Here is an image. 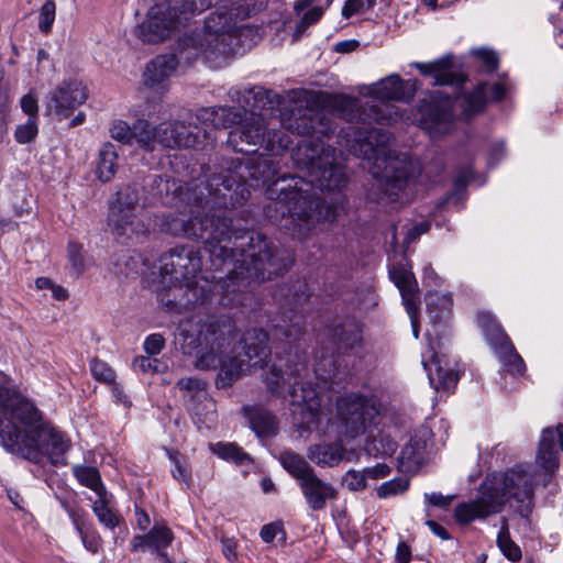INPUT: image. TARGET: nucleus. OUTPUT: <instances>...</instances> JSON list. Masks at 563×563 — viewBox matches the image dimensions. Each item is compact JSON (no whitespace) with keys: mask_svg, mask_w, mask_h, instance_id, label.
<instances>
[{"mask_svg":"<svg viewBox=\"0 0 563 563\" xmlns=\"http://www.w3.org/2000/svg\"><path fill=\"white\" fill-rule=\"evenodd\" d=\"M430 223L427 221L417 223L412 228H410L406 234L405 243L410 244L415 240H417L421 234H424L429 231Z\"/></svg>","mask_w":563,"mask_h":563,"instance_id":"60","label":"nucleus"},{"mask_svg":"<svg viewBox=\"0 0 563 563\" xmlns=\"http://www.w3.org/2000/svg\"><path fill=\"white\" fill-rule=\"evenodd\" d=\"M213 0H173V8L183 21L199 15L212 5Z\"/></svg>","mask_w":563,"mask_h":563,"instance_id":"41","label":"nucleus"},{"mask_svg":"<svg viewBox=\"0 0 563 563\" xmlns=\"http://www.w3.org/2000/svg\"><path fill=\"white\" fill-rule=\"evenodd\" d=\"M67 255L75 275L77 277L80 276L86 269L82 246L78 243L69 242L67 246Z\"/></svg>","mask_w":563,"mask_h":563,"instance_id":"49","label":"nucleus"},{"mask_svg":"<svg viewBox=\"0 0 563 563\" xmlns=\"http://www.w3.org/2000/svg\"><path fill=\"white\" fill-rule=\"evenodd\" d=\"M477 322L483 328L486 340L507 371L511 374L522 375L526 371V364L504 329L487 313L478 314Z\"/></svg>","mask_w":563,"mask_h":563,"instance_id":"20","label":"nucleus"},{"mask_svg":"<svg viewBox=\"0 0 563 563\" xmlns=\"http://www.w3.org/2000/svg\"><path fill=\"white\" fill-rule=\"evenodd\" d=\"M409 486L410 481L408 477H395L390 481L384 482L377 487V497L380 499H387L390 497L402 495L409 489Z\"/></svg>","mask_w":563,"mask_h":563,"instance_id":"45","label":"nucleus"},{"mask_svg":"<svg viewBox=\"0 0 563 563\" xmlns=\"http://www.w3.org/2000/svg\"><path fill=\"white\" fill-rule=\"evenodd\" d=\"M309 300L307 285L297 282L291 294L287 292L285 310L279 322L275 325V335L283 336L287 343H296L305 334V318L302 306Z\"/></svg>","mask_w":563,"mask_h":563,"instance_id":"19","label":"nucleus"},{"mask_svg":"<svg viewBox=\"0 0 563 563\" xmlns=\"http://www.w3.org/2000/svg\"><path fill=\"white\" fill-rule=\"evenodd\" d=\"M159 276L162 283L184 282L202 283L203 279H212V275H202V256L199 249L179 244L161 254Z\"/></svg>","mask_w":563,"mask_h":563,"instance_id":"15","label":"nucleus"},{"mask_svg":"<svg viewBox=\"0 0 563 563\" xmlns=\"http://www.w3.org/2000/svg\"><path fill=\"white\" fill-rule=\"evenodd\" d=\"M346 146L357 157L374 161L382 172L374 174L371 198L380 203H400L409 201L407 188L420 175L419 165L406 153L390 151L391 135L384 129L349 128L344 132Z\"/></svg>","mask_w":563,"mask_h":563,"instance_id":"5","label":"nucleus"},{"mask_svg":"<svg viewBox=\"0 0 563 563\" xmlns=\"http://www.w3.org/2000/svg\"><path fill=\"white\" fill-rule=\"evenodd\" d=\"M497 545L501 553L511 562H519L522 558L521 549L515 543L509 534L508 526L505 522L497 536Z\"/></svg>","mask_w":563,"mask_h":563,"instance_id":"44","label":"nucleus"},{"mask_svg":"<svg viewBox=\"0 0 563 563\" xmlns=\"http://www.w3.org/2000/svg\"><path fill=\"white\" fill-rule=\"evenodd\" d=\"M56 4L54 0H46L40 9L38 29L42 33L48 34L55 21Z\"/></svg>","mask_w":563,"mask_h":563,"instance_id":"47","label":"nucleus"},{"mask_svg":"<svg viewBox=\"0 0 563 563\" xmlns=\"http://www.w3.org/2000/svg\"><path fill=\"white\" fill-rule=\"evenodd\" d=\"M211 449L219 457L233 462L236 465H246L252 463V457L235 443L218 442L213 444Z\"/></svg>","mask_w":563,"mask_h":563,"instance_id":"40","label":"nucleus"},{"mask_svg":"<svg viewBox=\"0 0 563 563\" xmlns=\"http://www.w3.org/2000/svg\"><path fill=\"white\" fill-rule=\"evenodd\" d=\"M118 153L112 143H104L99 151V161L97 165L98 178L103 181H110L118 169Z\"/></svg>","mask_w":563,"mask_h":563,"instance_id":"35","label":"nucleus"},{"mask_svg":"<svg viewBox=\"0 0 563 563\" xmlns=\"http://www.w3.org/2000/svg\"><path fill=\"white\" fill-rule=\"evenodd\" d=\"M424 498L428 500V503L434 507L439 508H446L451 505L452 500L454 499L453 495L444 496L440 493H431V494H424Z\"/></svg>","mask_w":563,"mask_h":563,"instance_id":"59","label":"nucleus"},{"mask_svg":"<svg viewBox=\"0 0 563 563\" xmlns=\"http://www.w3.org/2000/svg\"><path fill=\"white\" fill-rule=\"evenodd\" d=\"M344 455V448L341 442L320 443L308 448V459L321 467H333L338 465Z\"/></svg>","mask_w":563,"mask_h":563,"instance_id":"30","label":"nucleus"},{"mask_svg":"<svg viewBox=\"0 0 563 563\" xmlns=\"http://www.w3.org/2000/svg\"><path fill=\"white\" fill-rule=\"evenodd\" d=\"M375 3L376 0H346L342 9V15L347 19L353 14L361 12L365 4L367 9H371Z\"/></svg>","mask_w":563,"mask_h":563,"instance_id":"54","label":"nucleus"},{"mask_svg":"<svg viewBox=\"0 0 563 563\" xmlns=\"http://www.w3.org/2000/svg\"><path fill=\"white\" fill-rule=\"evenodd\" d=\"M133 140L146 152H153L158 144V125L152 126L147 120L134 122Z\"/></svg>","mask_w":563,"mask_h":563,"instance_id":"37","label":"nucleus"},{"mask_svg":"<svg viewBox=\"0 0 563 563\" xmlns=\"http://www.w3.org/2000/svg\"><path fill=\"white\" fill-rule=\"evenodd\" d=\"M154 363H157L156 358L152 360L148 356H136L132 362V366L135 371L147 373L155 371V367L153 366Z\"/></svg>","mask_w":563,"mask_h":563,"instance_id":"61","label":"nucleus"},{"mask_svg":"<svg viewBox=\"0 0 563 563\" xmlns=\"http://www.w3.org/2000/svg\"><path fill=\"white\" fill-rule=\"evenodd\" d=\"M187 206L188 211L163 214L159 230L175 238L201 242L209 253L210 269L228 268L225 276H219L221 290L227 294L243 291L286 269L287 264L277 256L266 235L233 227L229 208L213 207L202 211L194 205Z\"/></svg>","mask_w":563,"mask_h":563,"instance_id":"2","label":"nucleus"},{"mask_svg":"<svg viewBox=\"0 0 563 563\" xmlns=\"http://www.w3.org/2000/svg\"><path fill=\"white\" fill-rule=\"evenodd\" d=\"M0 443L10 452L40 463L46 456L52 464H65V453L70 448L65 434L48 423L22 434L10 423L0 430Z\"/></svg>","mask_w":563,"mask_h":563,"instance_id":"9","label":"nucleus"},{"mask_svg":"<svg viewBox=\"0 0 563 563\" xmlns=\"http://www.w3.org/2000/svg\"><path fill=\"white\" fill-rule=\"evenodd\" d=\"M250 15L251 9L245 3H233L230 9L225 5L217 8L207 16L203 27L183 42L186 49H191L186 58L207 52L217 60L234 53L239 32L236 23Z\"/></svg>","mask_w":563,"mask_h":563,"instance_id":"8","label":"nucleus"},{"mask_svg":"<svg viewBox=\"0 0 563 563\" xmlns=\"http://www.w3.org/2000/svg\"><path fill=\"white\" fill-rule=\"evenodd\" d=\"M190 36L191 33L178 40L175 53L157 55L146 63L142 73V82L146 88L163 93L167 90L168 80L175 75L179 65H189L200 56L207 60H216L213 57H209L207 52H198L197 55L186 58L191 49H186L183 42Z\"/></svg>","mask_w":563,"mask_h":563,"instance_id":"16","label":"nucleus"},{"mask_svg":"<svg viewBox=\"0 0 563 563\" xmlns=\"http://www.w3.org/2000/svg\"><path fill=\"white\" fill-rule=\"evenodd\" d=\"M232 102H236L244 111L245 115H263L262 110L273 109L279 103V96L262 86L245 87L243 89L234 87L228 92Z\"/></svg>","mask_w":563,"mask_h":563,"instance_id":"23","label":"nucleus"},{"mask_svg":"<svg viewBox=\"0 0 563 563\" xmlns=\"http://www.w3.org/2000/svg\"><path fill=\"white\" fill-rule=\"evenodd\" d=\"M0 410L3 417L0 419V430L10 423L20 431L16 426L20 423L25 427L27 433L42 423V415L37 408L12 390H0Z\"/></svg>","mask_w":563,"mask_h":563,"instance_id":"21","label":"nucleus"},{"mask_svg":"<svg viewBox=\"0 0 563 563\" xmlns=\"http://www.w3.org/2000/svg\"><path fill=\"white\" fill-rule=\"evenodd\" d=\"M278 169L279 163L271 155L235 158L206 180L194 181L186 188L175 187L174 191L183 202L199 207L202 211L213 207L235 208L249 199V186L268 183Z\"/></svg>","mask_w":563,"mask_h":563,"instance_id":"4","label":"nucleus"},{"mask_svg":"<svg viewBox=\"0 0 563 563\" xmlns=\"http://www.w3.org/2000/svg\"><path fill=\"white\" fill-rule=\"evenodd\" d=\"M295 415L300 416V423L306 430L317 428L321 418V399L310 383H302L300 388L290 393Z\"/></svg>","mask_w":563,"mask_h":563,"instance_id":"24","label":"nucleus"},{"mask_svg":"<svg viewBox=\"0 0 563 563\" xmlns=\"http://www.w3.org/2000/svg\"><path fill=\"white\" fill-rule=\"evenodd\" d=\"M423 367L428 373L430 383L437 388L450 389L455 387L457 384V375L453 373L451 369H444L440 365V361L438 355L434 353L431 355L430 360L422 361Z\"/></svg>","mask_w":563,"mask_h":563,"instance_id":"31","label":"nucleus"},{"mask_svg":"<svg viewBox=\"0 0 563 563\" xmlns=\"http://www.w3.org/2000/svg\"><path fill=\"white\" fill-rule=\"evenodd\" d=\"M291 143L289 135L283 130L275 129L264 115H245L243 122L230 131L228 136V144L235 152L244 154H253L260 146L277 155L287 150Z\"/></svg>","mask_w":563,"mask_h":563,"instance_id":"10","label":"nucleus"},{"mask_svg":"<svg viewBox=\"0 0 563 563\" xmlns=\"http://www.w3.org/2000/svg\"><path fill=\"white\" fill-rule=\"evenodd\" d=\"M87 98V88L81 81L64 80L54 91L48 93L45 106L47 112H55L62 118H68Z\"/></svg>","mask_w":563,"mask_h":563,"instance_id":"22","label":"nucleus"},{"mask_svg":"<svg viewBox=\"0 0 563 563\" xmlns=\"http://www.w3.org/2000/svg\"><path fill=\"white\" fill-rule=\"evenodd\" d=\"M283 467L297 481L308 507L323 510L328 500L335 499V487L319 478L313 467L299 454L287 451L280 455Z\"/></svg>","mask_w":563,"mask_h":563,"instance_id":"13","label":"nucleus"},{"mask_svg":"<svg viewBox=\"0 0 563 563\" xmlns=\"http://www.w3.org/2000/svg\"><path fill=\"white\" fill-rule=\"evenodd\" d=\"M427 461V443L419 438H411L402 448L398 457L401 472L415 473Z\"/></svg>","mask_w":563,"mask_h":563,"instance_id":"29","label":"nucleus"},{"mask_svg":"<svg viewBox=\"0 0 563 563\" xmlns=\"http://www.w3.org/2000/svg\"><path fill=\"white\" fill-rule=\"evenodd\" d=\"M367 474H365V470L363 472H358L355 470H350L346 472L343 482L346 487L352 492H358L366 488V479Z\"/></svg>","mask_w":563,"mask_h":563,"instance_id":"52","label":"nucleus"},{"mask_svg":"<svg viewBox=\"0 0 563 563\" xmlns=\"http://www.w3.org/2000/svg\"><path fill=\"white\" fill-rule=\"evenodd\" d=\"M92 377L103 384H113L117 377L115 372L103 361L93 358L90 362Z\"/></svg>","mask_w":563,"mask_h":563,"instance_id":"46","label":"nucleus"},{"mask_svg":"<svg viewBox=\"0 0 563 563\" xmlns=\"http://www.w3.org/2000/svg\"><path fill=\"white\" fill-rule=\"evenodd\" d=\"M147 548L169 562L165 550L174 541V533L165 521H155L153 528L146 533Z\"/></svg>","mask_w":563,"mask_h":563,"instance_id":"32","label":"nucleus"},{"mask_svg":"<svg viewBox=\"0 0 563 563\" xmlns=\"http://www.w3.org/2000/svg\"><path fill=\"white\" fill-rule=\"evenodd\" d=\"M238 330L230 319H208L199 323L181 321L177 328L176 343L186 355H195V367L200 371L219 368L216 385L228 388L251 368H262L272 351L268 334L262 329L246 331L241 343L243 356L235 354Z\"/></svg>","mask_w":563,"mask_h":563,"instance_id":"3","label":"nucleus"},{"mask_svg":"<svg viewBox=\"0 0 563 563\" xmlns=\"http://www.w3.org/2000/svg\"><path fill=\"white\" fill-rule=\"evenodd\" d=\"M396 563H410L411 549L406 542H399L396 550Z\"/></svg>","mask_w":563,"mask_h":563,"instance_id":"64","label":"nucleus"},{"mask_svg":"<svg viewBox=\"0 0 563 563\" xmlns=\"http://www.w3.org/2000/svg\"><path fill=\"white\" fill-rule=\"evenodd\" d=\"M536 485V470L531 465H516L504 473L500 482L483 483L476 499L455 507L454 518L461 525L484 519L501 511L506 503L514 499L516 511L528 519L534 506Z\"/></svg>","mask_w":563,"mask_h":563,"instance_id":"6","label":"nucleus"},{"mask_svg":"<svg viewBox=\"0 0 563 563\" xmlns=\"http://www.w3.org/2000/svg\"><path fill=\"white\" fill-rule=\"evenodd\" d=\"M396 286L401 294L406 310H413V307L420 302L418 283L413 273L411 272L409 275L405 276Z\"/></svg>","mask_w":563,"mask_h":563,"instance_id":"43","label":"nucleus"},{"mask_svg":"<svg viewBox=\"0 0 563 563\" xmlns=\"http://www.w3.org/2000/svg\"><path fill=\"white\" fill-rule=\"evenodd\" d=\"M37 132V120L29 118L26 123L16 126L14 139L19 144H26L35 139Z\"/></svg>","mask_w":563,"mask_h":563,"instance_id":"50","label":"nucleus"},{"mask_svg":"<svg viewBox=\"0 0 563 563\" xmlns=\"http://www.w3.org/2000/svg\"><path fill=\"white\" fill-rule=\"evenodd\" d=\"M333 341L339 350H352L362 341L361 330L354 321H345L333 329Z\"/></svg>","mask_w":563,"mask_h":563,"instance_id":"36","label":"nucleus"},{"mask_svg":"<svg viewBox=\"0 0 563 563\" xmlns=\"http://www.w3.org/2000/svg\"><path fill=\"white\" fill-rule=\"evenodd\" d=\"M74 475L81 485L92 489L97 496H104L108 493L101 483L100 473L96 467L77 465L74 467Z\"/></svg>","mask_w":563,"mask_h":563,"instance_id":"39","label":"nucleus"},{"mask_svg":"<svg viewBox=\"0 0 563 563\" xmlns=\"http://www.w3.org/2000/svg\"><path fill=\"white\" fill-rule=\"evenodd\" d=\"M140 189L135 184H124L109 200L108 225L112 234L121 240L142 239L147 225L137 216Z\"/></svg>","mask_w":563,"mask_h":563,"instance_id":"12","label":"nucleus"},{"mask_svg":"<svg viewBox=\"0 0 563 563\" xmlns=\"http://www.w3.org/2000/svg\"><path fill=\"white\" fill-rule=\"evenodd\" d=\"M219 276L212 274V279L202 283L165 282L157 292L161 306L170 312H183L208 301L214 290L221 289Z\"/></svg>","mask_w":563,"mask_h":563,"instance_id":"14","label":"nucleus"},{"mask_svg":"<svg viewBox=\"0 0 563 563\" xmlns=\"http://www.w3.org/2000/svg\"><path fill=\"white\" fill-rule=\"evenodd\" d=\"M21 108L24 113L29 115V118H34L37 120V100L36 98L30 92L21 98Z\"/></svg>","mask_w":563,"mask_h":563,"instance_id":"57","label":"nucleus"},{"mask_svg":"<svg viewBox=\"0 0 563 563\" xmlns=\"http://www.w3.org/2000/svg\"><path fill=\"white\" fill-rule=\"evenodd\" d=\"M183 121L165 122L158 124V144L163 147L175 148L179 144H190V139L179 137Z\"/></svg>","mask_w":563,"mask_h":563,"instance_id":"38","label":"nucleus"},{"mask_svg":"<svg viewBox=\"0 0 563 563\" xmlns=\"http://www.w3.org/2000/svg\"><path fill=\"white\" fill-rule=\"evenodd\" d=\"M111 500V495L106 493L104 496H98V499L93 501V512L96 514L99 521L104 525L107 528L113 529L115 528L120 519L117 514L109 507Z\"/></svg>","mask_w":563,"mask_h":563,"instance_id":"42","label":"nucleus"},{"mask_svg":"<svg viewBox=\"0 0 563 563\" xmlns=\"http://www.w3.org/2000/svg\"><path fill=\"white\" fill-rule=\"evenodd\" d=\"M84 547L91 553H97L101 547V538L96 533H86L81 531L79 533Z\"/></svg>","mask_w":563,"mask_h":563,"instance_id":"58","label":"nucleus"},{"mask_svg":"<svg viewBox=\"0 0 563 563\" xmlns=\"http://www.w3.org/2000/svg\"><path fill=\"white\" fill-rule=\"evenodd\" d=\"M279 531H282L280 525L268 523L262 527L260 536L264 542L269 543L276 538Z\"/></svg>","mask_w":563,"mask_h":563,"instance_id":"63","label":"nucleus"},{"mask_svg":"<svg viewBox=\"0 0 563 563\" xmlns=\"http://www.w3.org/2000/svg\"><path fill=\"white\" fill-rule=\"evenodd\" d=\"M474 54L485 64L486 68L489 71H494L498 67V58L495 52L479 48L474 52Z\"/></svg>","mask_w":563,"mask_h":563,"instance_id":"56","label":"nucleus"},{"mask_svg":"<svg viewBox=\"0 0 563 563\" xmlns=\"http://www.w3.org/2000/svg\"><path fill=\"white\" fill-rule=\"evenodd\" d=\"M379 401L375 396L346 394L336 399L338 417L350 438L364 434L379 413Z\"/></svg>","mask_w":563,"mask_h":563,"instance_id":"17","label":"nucleus"},{"mask_svg":"<svg viewBox=\"0 0 563 563\" xmlns=\"http://www.w3.org/2000/svg\"><path fill=\"white\" fill-rule=\"evenodd\" d=\"M199 124L200 122L197 121L196 118L194 121H189L188 123L183 122V129L179 131V137L185 140L190 139L192 143L179 144L177 147L203 148L214 140L212 134H210V131L202 124L199 126Z\"/></svg>","mask_w":563,"mask_h":563,"instance_id":"33","label":"nucleus"},{"mask_svg":"<svg viewBox=\"0 0 563 563\" xmlns=\"http://www.w3.org/2000/svg\"><path fill=\"white\" fill-rule=\"evenodd\" d=\"M563 452V424L560 423L555 429L545 428L541 433L537 463L549 474H552L559 467V461L555 451V441Z\"/></svg>","mask_w":563,"mask_h":563,"instance_id":"26","label":"nucleus"},{"mask_svg":"<svg viewBox=\"0 0 563 563\" xmlns=\"http://www.w3.org/2000/svg\"><path fill=\"white\" fill-rule=\"evenodd\" d=\"M249 422L254 432L260 437L276 433L277 426L275 417L263 408H244Z\"/></svg>","mask_w":563,"mask_h":563,"instance_id":"34","label":"nucleus"},{"mask_svg":"<svg viewBox=\"0 0 563 563\" xmlns=\"http://www.w3.org/2000/svg\"><path fill=\"white\" fill-rule=\"evenodd\" d=\"M206 383L197 377H186L177 382V387L180 390H186L192 396H197L206 390Z\"/></svg>","mask_w":563,"mask_h":563,"instance_id":"53","label":"nucleus"},{"mask_svg":"<svg viewBox=\"0 0 563 563\" xmlns=\"http://www.w3.org/2000/svg\"><path fill=\"white\" fill-rule=\"evenodd\" d=\"M245 118L232 107L202 108L197 111L196 119L210 132L212 129H227L241 124Z\"/></svg>","mask_w":563,"mask_h":563,"instance_id":"27","label":"nucleus"},{"mask_svg":"<svg viewBox=\"0 0 563 563\" xmlns=\"http://www.w3.org/2000/svg\"><path fill=\"white\" fill-rule=\"evenodd\" d=\"M418 88V80L405 81L398 75H390L371 88L372 99L364 102L358 110V119L364 124H388L395 107L386 101H409Z\"/></svg>","mask_w":563,"mask_h":563,"instance_id":"11","label":"nucleus"},{"mask_svg":"<svg viewBox=\"0 0 563 563\" xmlns=\"http://www.w3.org/2000/svg\"><path fill=\"white\" fill-rule=\"evenodd\" d=\"M391 470L387 464H376L373 467L365 468V474L372 479H379L388 476Z\"/></svg>","mask_w":563,"mask_h":563,"instance_id":"62","label":"nucleus"},{"mask_svg":"<svg viewBox=\"0 0 563 563\" xmlns=\"http://www.w3.org/2000/svg\"><path fill=\"white\" fill-rule=\"evenodd\" d=\"M183 22L169 0H156L148 9L146 19L139 24L134 34L143 42L159 43Z\"/></svg>","mask_w":563,"mask_h":563,"instance_id":"18","label":"nucleus"},{"mask_svg":"<svg viewBox=\"0 0 563 563\" xmlns=\"http://www.w3.org/2000/svg\"><path fill=\"white\" fill-rule=\"evenodd\" d=\"M505 95L506 89L500 82L479 84L473 91L464 93L455 100L435 91L429 98L423 99L419 106L420 126L431 136L449 133L455 118L454 109L456 107L462 109V118L468 120L485 108L488 97L494 101H500Z\"/></svg>","mask_w":563,"mask_h":563,"instance_id":"7","label":"nucleus"},{"mask_svg":"<svg viewBox=\"0 0 563 563\" xmlns=\"http://www.w3.org/2000/svg\"><path fill=\"white\" fill-rule=\"evenodd\" d=\"M134 124L130 126L123 120H114L110 126V135L122 144H131L133 141Z\"/></svg>","mask_w":563,"mask_h":563,"instance_id":"48","label":"nucleus"},{"mask_svg":"<svg viewBox=\"0 0 563 563\" xmlns=\"http://www.w3.org/2000/svg\"><path fill=\"white\" fill-rule=\"evenodd\" d=\"M279 123L291 133L306 135L297 142L291 158L298 168L307 169L308 178L283 175L273 180L265 191L271 202L265 206L264 212L274 221L288 216L292 231L299 239H306L314 225L325 218L316 188L335 191L346 184L342 168L335 163V148L321 140L334 133L336 125L322 111L301 109L283 113Z\"/></svg>","mask_w":563,"mask_h":563,"instance_id":"1","label":"nucleus"},{"mask_svg":"<svg viewBox=\"0 0 563 563\" xmlns=\"http://www.w3.org/2000/svg\"><path fill=\"white\" fill-rule=\"evenodd\" d=\"M286 368L284 369L282 365L274 364L266 376V383L269 390L274 394H279L283 385L291 384V379H294V385H298V378L302 376V372L306 371V364L303 362L290 363L287 361L285 364Z\"/></svg>","mask_w":563,"mask_h":563,"instance_id":"28","label":"nucleus"},{"mask_svg":"<svg viewBox=\"0 0 563 563\" xmlns=\"http://www.w3.org/2000/svg\"><path fill=\"white\" fill-rule=\"evenodd\" d=\"M411 65L421 75L431 77L433 86L460 85L463 82V76L455 69L451 56H444L430 63L415 62Z\"/></svg>","mask_w":563,"mask_h":563,"instance_id":"25","label":"nucleus"},{"mask_svg":"<svg viewBox=\"0 0 563 563\" xmlns=\"http://www.w3.org/2000/svg\"><path fill=\"white\" fill-rule=\"evenodd\" d=\"M167 454L169 460L174 464V468L172 470V475L175 479L178 482H183L187 485V487L190 486V472L187 470L186 466L181 463L180 454L177 451L167 450Z\"/></svg>","mask_w":563,"mask_h":563,"instance_id":"51","label":"nucleus"},{"mask_svg":"<svg viewBox=\"0 0 563 563\" xmlns=\"http://www.w3.org/2000/svg\"><path fill=\"white\" fill-rule=\"evenodd\" d=\"M165 346V339L159 333L148 335L144 341V350L150 355H157Z\"/></svg>","mask_w":563,"mask_h":563,"instance_id":"55","label":"nucleus"}]
</instances>
